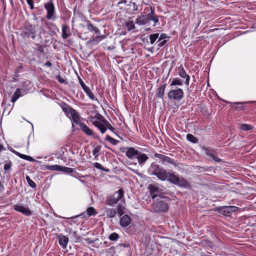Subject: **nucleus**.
<instances>
[{"label": "nucleus", "mask_w": 256, "mask_h": 256, "mask_svg": "<svg viewBox=\"0 0 256 256\" xmlns=\"http://www.w3.org/2000/svg\"><path fill=\"white\" fill-rule=\"evenodd\" d=\"M44 66H48V67H51L52 66V63L49 62V61H48L46 62L45 64H44Z\"/></svg>", "instance_id": "8fccbe9b"}, {"label": "nucleus", "mask_w": 256, "mask_h": 256, "mask_svg": "<svg viewBox=\"0 0 256 256\" xmlns=\"http://www.w3.org/2000/svg\"><path fill=\"white\" fill-rule=\"evenodd\" d=\"M78 79L79 83L80 84L82 89L86 87L87 86L80 76L78 77Z\"/></svg>", "instance_id": "49530a36"}, {"label": "nucleus", "mask_w": 256, "mask_h": 256, "mask_svg": "<svg viewBox=\"0 0 256 256\" xmlns=\"http://www.w3.org/2000/svg\"><path fill=\"white\" fill-rule=\"evenodd\" d=\"M94 166L96 168H98V169H100V170H104L106 172H108V170H106V169L102 167V165L100 164H99V163L96 162L94 164Z\"/></svg>", "instance_id": "a18cd8bd"}, {"label": "nucleus", "mask_w": 256, "mask_h": 256, "mask_svg": "<svg viewBox=\"0 0 256 256\" xmlns=\"http://www.w3.org/2000/svg\"><path fill=\"white\" fill-rule=\"evenodd\" d=\"M186 140L193 144H196L198 142V139L190 134L186 135Z\"/></svg>", "instance_id": "2f4dec72"}, {"label": "nucleus", "mask_w": 256, "mask_h": 256, "mask_svg": "<svg viewBox=\"0 0 256 256\" xmlns=\"http://www.w3.org/2000/svg\"><path fill=\"white\" fill-rule=\"evenodd\" d=\"M12 152L14 154H16L20 158L24 159L25 160H35L34 158H32L31 156H28L26 154H22L16 151L15 150H12Z\"/></svg>", "instance_id": "cd10ccee"}, {"label": "nucleus", "mask_w": 256, "mask_h": 256, "mask_svg": "<svg viewBox=\"0 0 256 256\" xmlns=\"http://www.w3.org/2000/svg\"><path fill=\"white\" fill-rule=\"evenodd\" d=\"M79 126L80 130L87 136H92L94 138H97V134L94 133L92 130L87 126L84 123H81Z\"/></svg>", "instance_id": "2eb2a0df"}, {"label": "nucleus", "mask_w": 256, "mask_h": 256, "mask_svg": "<svg viewBox=\"0 0 256 256\" xmlns=\"http://www.w3.org/2000/svg\"><path fill=\"white\" fill-rule=\"evenodd\" d=\"M168 162H170V163L173 164V162H173V161L169 160V161H168Z\"/></svg>", "instance_id": "13d9d810"}, {"label": "nucleus", "mask_w": 256, "mask_h": 256, "mask_svg": "<svg viewBox=\"0 0 256 256\" xmlns=\"http://www.w3.org/2000/svg\"><path fill=\"white\" fill-rule=\"evenodd\" d=\"M62 110L65 113H66V114H70L74 110V109L73 108H72L71 106H68L67 104H64V106L62 107Z\"/></svg>", "instance_id": "c756f323"}, {"label": "nucleus", "mask_w": 256, "mask_h": 256, "mask_svg": "<svg viewBox=\"0 0 256 256\" xmlns=\"http://www.w3.org/2000/svg\"><path fill=\"white\" fill-rule=\"evenodd\" d=\"M26 180L28 185L31 188H34L36 187V184L28 176H26Z\"/></svg>", "instance_id": "4c0bfd02"}, {"label": "nucleus", "mask_w": 256, "mask_h": 256, "mask_svg": "<svg viewBox=\"0 0 256 256\" xmlns=\"http://www.w3.org/2000/svg\"><path fill=\"white\" fill-rule=\"evenodd\" d=\"M168 40H162L160 41L158 40L157 42L158 46L159 48L163 46L167 42Z\"/></svg>", "instance_id": "79ce46f5"}, {"label": "nucleus", "mask_w": 256, "mask_h": 256, "mask_svg": "<svg viewBox=\"0 0 256 256\" xmlns=\"http://www.w3.org/2000/svg\"><path fill=\"white\" fill-rule=\"evenodd\" d=\"M140 162V164H142L145 161L144 160H142V161H139Z\"/></svg>", "instance_id": "5fc2aeb1"}, {"label": "nucleus", "mask_w": 256, "mask_h": 256, "mask_svg": "<svg viewBox=\"0 0 256 256\" xmlns=\"http://www.w3.org/2000/svg\"><path fill=\"white\" fill-rule=\"evenodd\" d=\"M120 238V236L116 232L112 233L108 236V238L112 241H116Z\"/></svg>", "instance_id": "58836bf2"}, {"label": "nucleus", "mask_w": 256, "mask_h": 256, "mask_svg": "<svg viewBox=\"0 0 256 256\" xmlns=\"http://www.w3.org/2000/svg\"><path fill=\"white\" fill-rule=\"evenodd\" d=\"M207 254H210V252H207Z\"/></svg>", "instance_id": "bf43d9fd"}, {"label": "nucleus", "mask_w": 256, "mask_h": 256, "mask_svg": "<svg viewBox=\"0 0 256 256\" xmlns=\"http://www.w3.org/2000/svg\"><path fill=\"white\" fill-rule=\"evenodd\" d=\"M240 128L242 130H249L253 128V126L248 124H242L240 126Z\"/></svg>", "instance_id": "ea45409f"}, {"label": "nucleus", "mask_w": 256, "mask_h": 256, "mask_svg": "<svg viewBox=\"0 0 256 256\" xmlns=\"http://www.w3.org/2000/svg\"><path fill=\"white\" fill-rule=\"evenodd\" d=\"M158 41H160L162 40H168L169 38V37L166 36L165 34H162L160 36H158Z\"/></svg>", "instance_id": "37998d69"}, {"label": "nucleus", "mask_w": 256, "mask_h": 256, "mask_svg": "<svg viewBox=\"0 0 256 256\" xmlns=\"http://www.w3.org/2000/svg\"><path fill=\"white\" fill-rule=\"evenodd\" d=\"M184 97L183 90L179 88L175 89H171L168 93V98L170 100L180 102Z\"/></svg>", "instance_id": "6e6552de"}, {"label": "nucleus", "mask_w": 256, "mask_h": 256, "mask_svg": "<svg viewBox=\"0 0 256 256\" xmlns=\"http://www.w3.org/2000/svg\"><path fill=\"white\" fill-rule=\"evenodd\" d=\"M149 12H152L153 16H158L156 15H154V8H152L151 6L146 8H144V12L142 14H146L149 13Z\"/></svg>", "instance_id": "e433bc0d"}, {"label": "nucleus", "mask_w": 256, "mask_h": 256, "mask_svg": "<svg viewBox=\"0 0 256 256\" xmlns=\"http://www.w3.org/2000/svg\"><path fill=\"white\" fill-rule=\"evenodd\" d=\"M152 12H149L146 14L142 13L140 16H138L136 18V24L139 25H144L147 24L150 22V20H152L155 23L158 22V16H153Z\"/></svg>", "instance_id": "423d86ee"}, {"label": "nucleus", "mask_w": 256, "mask_h": 256, "mask_svg": "<svg viewBox=\"0 0 256 256\" xmlns=\"http://www.w3.org/2000/svg\"><path fill=\"white\" fill-rule=\"evenodd\" d=\"M70 116L73 122L80 126L82 122H80V117L78 112L74 110Z\"/></svg>", "instance_id": "5701e85b"}, {"label": "nucleus", "mask_w": 256, "mask_h": 256, "mask_svg": "<svg viewBox=\"0 0 256 256\" xmlns=\"http://www.w3.org/2000/svg\"><path fill=\"white\" fill-rule=\"evenodd\" d=\"M106 214L107 217L113 218L116 216V208H108L106 210Z\"/></svg>", "instance_id": "a878e982"}, {"label": "nucleus", "mask_w": 256, "mask_h": 256, "mask_svg": "<svg viewBox=\"0 0 256 256\" xmlns=\"http://www.w3.org/2000/svg\"><path fill=\"white\" fill-rule=\"evenodd\" d=\"M62 37L64 39L68 38L72 34L70 27L69 26H68L67 24H62Z\"/></svg>", "instance_id": "6ab92c4d"}, {"label": "nucleus", "mask_w": 256, "mask_h": 256, "mask_svg": "<svg viewBox=\"0 0 256 256\" xmlns=\"http://www.w3.org/2000/svg\"><path fill=\"white\" fill-rule=\"evenodd\" d=\"M167 84L164 83L159 86L157 90L156 96L158 98L163 99Z\"/></svg>", "instance_id": "412c9836"}, {"label": "nucleus", "mask_w": 256, "mask_h": 256, "mask_svg": "<svg viewBox=\"0 0 256 256\" xmlns=\"http://www.w3.org/2000/svg\"><path fill=\"white\" fill-rule=\"evenodd\" d=\"M94 150H95L96 152H97V150H96V149H94Z\"/></svg>", "instance_id": "680f3d73"}, {"label": "nucleus", "mask_w": 256, "mask_h": 256, "mask_svg": "<svg viewBox=\"0 0 256 256\" xmlns=\"http://www.w3.org/2000/svg\"><path fill=\"white\" fill-rule=\"evenodd\" d=\"M120 246H124V247H126V246L124 244H120Z\"/></svg>", "instance_id": "864d4df0"}, {"label": "nucleus", "mask_w": 256, "mask_h": 256, "mask_svg": "<svg viewBox=\"0 0 256 256\" xmlns=\"http://www.w3.org/2000/svg\"><path fill=\"white\" fill-rule=\"evenodd\" d=\"M56 79L61 84L66 82V80L63 78H62L60 75H58L56 76Z\"/></svg>", "instance_id": "de8ad7c7"}, {"label": "nucleus", "mask_w": 256, "mask_h": 256, "mask_svg": "<svg viewBox=\"0 0 256 256\" xmlns=\"http://www.w3.org/2000/svg\"><path fill=\"white\" fill-rule=\"evenodd\" d=\"M131 222V218L128 215L124 214L120 220V224L122 227L126 228L130 225Z\"/></svg>", "instance_id": "aec40b11"}, {"label": "nucleus", "mask_w": 256, "mask_h": 256, "mask_svg": "<svg viewBox=\"0 0 256 256\" xmlns=\"http://www.w3.org/2000/svg\"><path fill=\"white\" fill-rule=\"evenodd\" d=\"M12 165H11V162H9V163H7L6 164H4V169L5 170H8L10 169V167H11Z\"/></svg>", "instance_id": "09e8293b"}, {"label": "nucleus", "mask_w": 256, "mask_h": 256, "mask_svg": "<svg viewBox=\"0 0 256 256\" xmlns=\"http://www.w3.org/2000/svg\"><path fill=\"white\" fill-rule=\"evenodd\" d=\"M94 150H95L96 152H97V150H96V149H94Z\"/></svg>", "instance_id": "052dcab7"}, {"label": "nucleus", "mask_w": 256, "mask_h": 256, "mask_svg": "<svg viewBox=\"0 0 256 256\" xmlns=\"http://www.w3.org/2000/svg\"><path fill=\"white\" fill-rule=\"evenodd\" d=\"M87 29L91 32H93L96 36L89 41L90 42H94L96 44H98L100 41L105 38V36H100V31L98 28L92 24L90 21H86Z\"/></svg>", "instance_id": "0eeeda50"}, {"label": "nucleus", "mask_w": 256, "mask_h": 256, "mask_svg": "<svg viewBox=\"0 0 256 256\" xmlns=\"http://www.w3.org/2000/svg\"><path fill=\"white\" fill-rule=\"evenodd\" d=\"M6 150L4 146L3 145L0 144V153L2 151Z\"/></svg>", "instance_id": "3c124183"}, {"label": "nucleus", "mask_w": 256, "mask_h": 256, "mask_svg": "<svg viewBox=\"0 0 256 256\" xmlns=\"http://www.w3.org/2000/svg\"><path fill=\"white\" fill-rule=\"evenodd\" d=\"M126 152V156L130 159L136 158L137 160H148L150 158H157L160 160H170V158L154 152H150L146 148L137 147H128Z\"/></svg>", "instance_id": "f03ea898"}, {"label": "nucleus", "mask_w": 256, "mask_h": 256, "mask_svg": "<svg viewBox=\"0 0 256 256\" xmlns=\"http://www.w3.org/2000/svg\"><path fill=\"white\" fill-rule=\"evenodd\" d=\"M114 248V246H112V247H110V250H113Z\"/></svg>", "instance_id": "6e6d98bb"}, {"label": "nucleus", "mask_w": 256, "mask_h": 256, "mask_svg": "<svg viewBox=\"0 0 256 256\" xmlns=\"http://www.w3.org/2000/svg\"><path fill=\"white\" fill-rule=\"evenodd\" d=\"M83 90L91 100L98 102V98L95 97L94 93L88 86L86 87Z\"/></svg>", "instance_id": "393cba45"}, {"label": "nucleus", "mask_w": 256, "mask_h": 256, "mask_svg": "<svg viewBox=\"0 0 256 256\" xmlns=\"http://www.w3.org/2000/svg\"><path fill=\"white\" fill-rule=\"evenodd\" d=\"M122 198H124V192L122 188H120L113 194L108 196L106 200V203L108 206H113Z\"/></svg>", "instance_id": "39448f33"}, {"label": "nucleus", "mask_w": 256, "mask_h": 256, "mask_svg": "<svg viewBox=\"0 0 256 256\" xmlns=\"http://www.w3.org/2000/svg\"><path fill=\"white\" fill-rule=\"evenodd\" d=\"M142 0H132L130 4V9L134 12L138 10V8L142 5Z\"/></svg>", "instance_id": "f3484780"}, {"label": "nucleus", "mask_w": 256, "mask_h": 256, "mask_svg": "<svg viewBox=\"0 0 256 256\" xmlns=\"http://www.w3.org/2000/svg\"><path fill=\"white\" fill-rule=\"evenodd\" d=\"M182 85V80L178 78H173L170 84V86L172 87V86H181Z\"/></svg>", "instance_id": "c85d7f7f"}, {"label": "nucleus", "mask_w": 256, "mask_h": 256, "mask_svg": "<svg viewBox=\"0 0 256 256\" xmlns=\"http://www.w3.org/2000/svg\"><path fill=\"white\" fill-rule=\"evenodd\" d=\"M44 167L48 170L62 172L66 174H70L74 171L73 168H72L60 166L57 164L52 166L44 165Z\"/></svg>", "instance_id": "9b49d317"}, {"label": "nucleus", "mask_w": 256, "mask_h": 256, "mask_svg": "<svg viewBox=\"0 0 256 256\" xmlns=\"http://www.w3.org/2000/svg\"><path fill=\"white\" fill-rule=\"evenodd\" d=\"M153 210L156 212H165L168 210V204L161 200H157V202L152 205Z\"/></svg>", "instance_id": "9d476101"}, {"label": "nucleus", "mask_w": 256, "mask_h": 256, "mask_svg": "<svg viewBox=\"0 0 256 256\" xmlns=\"http://www.w3.org/2000/svg\"><path fill=\"white\" fill-rule=\"evenodd\" d=\"M125 26L128 30L130 31L135 28V26L132 21L126 22L125 24Z\"/></svg>", "instance_id": "473e14b6"}, {"label": "nucleus", "mask_w": 256, "mask_h": 256, "mask_svg": "<svg viewBox=\"0 0 256 256\" xmlns=\"http://www.w3.org/2000/svg\"><path fill=\"white\" fill-rule=\"evenodd\" d=\"M86 212L88 216H94L98 212L92 206L88 207L86 210Z\"/></svg>", "instance_id": "7c9ffc66"}, {"label": "nucleus", "mask_w": 256, "mask_h": 256, "mask_svg": "<svg viewBox=\"0 0 256 256\" xmlns=\"http://www.w3.org/2000/svg\"><path fill=\"white\" fill-rule=\"evenodd\" d=\"M21 96H22V94H21V92H20V89L18 88L14 92V94L12 98V100H11L12 102H14Z\"/></svg>", "instance_id": "bb28decb"}, {"label": "nucleus", "mask_w": 256, "mask_h": 256, "mask_svg": "<svg viewBox=\"0 0 256 256\" xmlns=\"http://www.w3.org/2000/svg\"><path fill=\"white\" fill-rule=\"evenodd\" d=\"M178 75L182 78H186L184 84L186 86H188L190 81V76L186 74L184 66L182 65H180L178 68Z\"/></svg>", "instance_id": "4468645a"}, {"label": "nucleus", "mask_w": 256, "mask_h": 256, "mask_svg": "<svg viewBox=\"0 0 256 256\" xmlns=\"http://www.w3.org/2000/svg\"><path fill=\"white\" fill-rule=\"evenodd\" d=\"M151 169L154 175L156 176L161 180H168L180 187L188 188L190 186L188 182L183 178H180L174 173L167 172L163 168H160L159 166L154 163L152 164Z\"/></svg>", "instance_id": "f257e3e1"}, {"label": "nucleus", "mask_w": 256, "mask_h": 256, "mask_svg": "<svg viewBox=\"0 0 256 256\" xmlns=\"http://www.w3.org/2000/svg\"><path fill=\"white\" fill-rule=\"evenodd\" d=\"M26 2L29 5L30 9L33 10L34 8V0H26Z\"/></svg>", "instance_id": "c03bdc74"}, {"label": "nucleus", "mask_w": 256, "mask_h": 256, "mask_svg": "<svg viewBox=\"0 0 256 256\" xmlns=\"http://www.w3.org/2000/svg\"><path fill=\"white\" fill-rule=\"evenodd\" d=\"M148 190L153 200L158 196V195L155 194V193H158L160 192V190L157 184H150L148 186Z\"/></svg>", "instance_id": "dca6fc26"}, {"label": "nucleus", "mask_w": 256, "mask_h": 256, "mask_svg": "<svg viewBox=\"0 0 256 256\" xmlns=\"http://www.w3.org/2000/svg\"><path fill=\"white\" fill-rule=\"evenodd\" d=\"M13 209L26 216H30L32 214V211L28 207H26L22 205L15 204L13 206Z\"/></svg>", "instance_id": "ddd939ff"}, {"label": "nucleus", "mask_w": 256, "mask_h": 256, "mask_svg": "<svg viewBox=\"0 0 256 256\" xmlns=\"http://www.w3.org/2000/svg\"><path fill=\"white\" fill-rule=\"evenodd\" d=\"M58 239L59 244L64 248H66L68 242V238L65 236L60 234L58 236Z\"/></svg>", "instance_id": "4be33fe9"}, {"label": "nucleus", "mask_w": 256, "mask_h": 256, "mask_svg": "<svg viewBox=\"0 0 256 256\" xmlns=\"http://www.w3.org/2000/svg\"><path fill=\"white\" fill-rule=\"evenodd\" d=\"M44 8L46 11V18L48 20H54L56 18V10L52 0H50L45 3Z\"/></svg>", "instance_id": "1a4fd4ad"}, {"label": "nucleus", "mask_w": 256, "mask_h": 256, "mask_svg": "<svg viewBox=\"0 0 256 256\" xmlns=\"http://www.w3.org/2000/svg\"><path fill=\"white\" fill-rule=\"evenodd\" d=\"M158 33H155L153 34H150L149 36L150 40V43L152 44H154L156 40L158 38Z\"/></svg>", "instance_id": "72a5a7b5"}, {"label": "nucleus", "mask_w": 256, "mask_h": 256, "mask_svg": "<svg viewBox=\"0 0 256 256\" xmlns=\"http://www.w3.org/2000/svg\"><path fill=\"white\" fill-rule=\"evenodd\" d=\"M38 27L37 25L32 24L28 22H25L20 28V36L24 39L31 38L34 40L36 38Z\"/></svg>", "instance_id": "7ed1b4c3"}, {"label": "nucleus", "mask_w": 256, "mask_h": 256, "mask_svg": "<svg viewBox=\"0 0 256 256\" xmlns=\"http://www.w3.org/2000/svg\"><path fill=\"white\" fill-rule=\"evenodd\" d=\"M57 158H60V159L62 160H63L64 159V158H62V157H60V158H59L58 156L56 157Z\"/></svg>", "instance_id": "4d7b16f0"}, {"label": "nucleus", "mask_w": 256, "mask_h": 256, "mask_svg": "<svg viewBox=\"0 0 256 256\" xmlns=\"http://www.w3.org/2000/svg\"><path fill=\"white\" fill-rule=\"evenodd\" d=\"M244 104H245L244 102H238L234 103V104L236 105L240 106H236V108L240 110H245L246 106H244Z\"/></svg>", "instance_id": "a19ab883"}, {"label": "nucleus", "mask_w": 256, "mask_h": 256, "mask_svg": "<svg viewBox=\"0 0 256 256\" xmlns=\"http://www.w3.org/2000/svg\"><path fill=\"white\" fill-rule=\"evenodd\" d=\"M105 140L113 145H116L118 142V140L113 138L109 135L106 136Z\"/></svg>", "instance_id": "f704fd0d"}, {"label": "nucleus", "mask_w": 256, "mask_h": 256, "mask_svg": "<svg viewBox=\"0 0 256 256\" xmlns=\"http://www.w3.org/2000/svg\"><path fill=\"white\" fill-rule=\"evenodd\" d=\"M38 50L41 52H44L43 49L41 46L38 48Z\"/></svg>", "instance_id": "603ef678"}, {"label": "nucleus", "mask_w": 256, "mask_h": 256, "mask_svg": "<svg viewBox=\"0 0 256 256\" xmlns=\"http://www.w3.org/2000/svg\"><path fill=\"white\" fill-rule=\"evenodd\" d=\"M124 207L122 205L118 204L116 210L119 216H121L124 213Z\"/></svg>", "instance_id": "c9c22d12"}, {"label": "nucleus", "mask_w": 256, "mask_h": 256, "mask_svg": "<svg viewBox=\"0 0 256 256\" xmlns=\"http://www.w3.org/2000/svg\"><path fill=\"white\" fill-rule=\"evenodd\" d=\"M97 119L98 120H95L94 118H92L90 122L94 126L100 130L102 134H104L107 129L114 133L115 128L104 116L99 114L97 116Z\"/></svg>", "instance_id": "20e7f679"}, {"label": "nucleus", "mask_w": 256, "mask_h": 256, "mask_svg": "<svg viewBox=\"0 0 256 256\" xmlns=\"http://www.w3.org/2000/svg\"><path fill=\"white\" fill-rule=\"evenodd\" d=\"M202 149L204 151L205 154L210 156L213 160H222L216 156L215 152L210 148L203 146Z\"/></svg>", "instance_id": "a211bd4d"}, {"label": "nucleus", "mask_w": 256, "mask_h": 256, "mask_svg": "<svg viewBox=\"0 0 256 256\" xmlns=\"http://www.w3.org/2000/svg\"><path fill=\"white\" fill-rule=\"evenodd\" d=\"M238 209V208L236 206H224L218 207V212L225 216H229Z\"/></svg>", "instance_id": "f8f14e48"}, {"label": "nucleus", "mask_w": 256, "mask_h": 256, "mask_svg": "<svg viewBox=\"0 0 256 256\" xmlns=\"http://www.w3.org/2000/svg\"><path fill=\"white\" fill-rule=\"evenodd\" d=\"M68 232H70V238H72L73 240L75 242H80L82 240V237L78 235L77 232L75 231H72V229L69 228Z\"/></svg>", "instance_id": "b1692460"}]
</instances>
